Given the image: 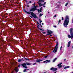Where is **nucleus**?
Instances as JSON below:
<instances>
[{
	"instance_id": "f257e3e1",
	"label": "nucleus",
	"mask_w": 73,
	"mask_h": 73,
	"mask_svg": "<svg viewBox=\"0 0 73 73\" xmlns=\"http://www.w3.org/2000/svg\"><path fill=\"white\" fill-rule=\"evenodd\" d=\"M69 16L68 15L66 16L65 19L64 24V26L66 28L68 27V25L69 24Z\"/></svg>"
},
{
	"instance_id": "f03ea898",
	"label": "nucleus",
	"mask_w": 73,
	"mask_h": 73,
	"mask_svg": "<svg viewBox=\"0 0 73 73\" xmlns=\"http://www.w3.org/2000/svg\"><path fill=\"white\" fill-rule=\"evenodd\" d=\"M25 12L26 13H27V14H29V15H30V14H31L32 16H33V17H34V18H35V19L37 18V16H36V15L34 13H33V12H28L25 11Z\"/></svg>"
},
{
	"instance_id": "7ed1b4c3",
	"label": "nucleus",
	"mask_w": 73,
	"mask_h": 73,
	"mask_svg": "<svg viewBox=\"0 0 73 73\" xmlns=\"http://www.w3.org/2000/svg\"><path fill=\"white\" fill-rule=\"evenodd\" d=\"M32 64L31 63H27L26 64L25 63H23L22 64H21L22 66H23V67L25 69H27L28 68V67L26 65H31Z\"/></svg>"
},
{
	"instance_id": "20e7f679",
	"label": "nucleus",
	"mask_w": 73,
	"mask_h": 73,
	"mask_svg": "<svg viewBox=\"0 0 73 73\" xmlns=\"http://www.w3.org/2000/svg\"><path fill=\"white\" fill-rule=\"evenodd\" d=\"M56 42L57 44L55 47V49L53 51V52H54V53L57 52V48H58V43H57V42Z\"/></svg>"
},
{
	"instance_id": "39448f33",
	"label": "nucleus",
	"mask_w": 73,
	"mask_h": 73,
	"mask_svg": "<svg viewBox=\"0 0 73 73\" xmlns=\"http://www.w3.org/2000/svg\"><path fill=\"white\" fill-rule=\"evenodd\" d=\"M34 8L30 9V11H35V10H36V8H37V7L38 6H35V4H34Z\"/></svg>"
},
{
	"instance_id": "423d86ee",
	"label": "nucleus",
	"mask_w": 73,
	"mask_h": 73,
	"mask_svg": "<svg viewBox=\"0 0 73 73\" xmlns=\"http://www.w3.org/2000/svg\"><path fill=\"white\" fill-rule=\"evenodd\" d=\"M70 34H71V35H73V29L72 28H71L70 29Z\"/></svg>"
},
{
	"instance_id": "0eeeda50",
	"label": "nucleus",
	"mask_w": 73,
	"mask_h": 73,
	"mask_svg": "<svg viewBox=\"0 0 73 73\" xmlns=\"http://www.w3.org/2000/svg\"><path fill=\"white\" fill-rule=\"evenodd\" d=\"M40 6V7H41V6H42V5H44L46 4V2H44V4H41V3H39V2H38L37 3Z\"/></svg>"
},
{
	"instance_id": "6e6552de",
	"label": "nucleus",
	"mask_w": 73,
	"mask_h": 73,
	"mask_svg": "<svg viewBox=\"0 0 73 73\" xmlns=\"http://www.w3.org/2000/svg\"><path fill=\"white\" fill-rule=\"evenodd\" d=\"M70 35L71 36L68 35V38H71V39H72L73 38V34L72 35V34H70Z\"/></svg>"
},
{
	"instance_id": "1a4fd4ad",
	"label": "nucleus",
	"mask_w": 73,
	"mask_h": 73,
	"mask_svg": "<svg viewBox=\"0 0 73 73\" xmlns=\"http://www.w3.org/2000/svg\"><path fill=\"white\" fill-rule=\"evenodd\" d=\"M48 32L49 35H50V34L53 33V32L50 30H48Z\"/></svg>"
},
{
	"instance_id": "9d476101",
	"label": "nucleus",
	"mask_w": 73,
	"mask_h": 73,
	"mask_svg": "<svg viewBox=\"0 0 73 73\" xmlns=\"http://www.w3.org/2000/svg\"><path fill=\"white\" fill-rule=\"evenodd\" d=\"M50 60H46V61H43V62H44V63H45V64H47L48 62H50Z\"/></svg>"
},
{
	"instance_id": "9b49d317",
	"label": "nucleus",
	"mask_w": 73,
	"mask_h": 73,
	"mask_svg": "<svg viewBox=\"0 0 73 73\" xmlns=\"http://www.w3.org/2000/svg\"><path fill=\"white\" fill-rule=\"evenodd\" d=\"M62 64V63H60L58 65V68H61L62 67V65H61Z\"/></svg>"
},
{
	"instance_id": "f8f14e48",
	"label": "nucleus",
	"mask_w": 73,
	"mask_h": 73,
	"mask_svg": "<svg viewBox=\"0 0 73 73\" xmlns=\"http://www.w3.org/2000/svg\"><path fill=\"white\" fill-rule=\"evenodd\" d=\"M70 42H71L70 41H69L68 43V47H69V46H70Z\"/></svg>"
},
{
	"instance_id": "ddd939ff",
	"label": "nucleus",
	"mask_w": 73,
	"mask_h": 73,
	"mask_svg": "<svg viewBox=\"0 0 73 73\" xmlns=\"http://www.w3.org/2000/svg\"><path fill=\"white\" fill-rule=\"evenodd\" d=\"M42 60H41L40 59H37L36 60V62H40V61H42Z\"/></svg>"
},
{
	"instance_id": "4468645a",
	"label": "nucleus",
	"mask_w": 73,
	"mask_h": 73,
	"mask_svg": "<svg viewBox=\"0 0 73 73\" xmlns=\"http://www.w3.org/2000/svg\"><path fill=\"white\" fill-rule=\"evenodd\" d=\"M15 70L16 71V72H17L19 71V70H18V68H17V67H16L15 68Z\"/></svg>"
},
{
	"instance_id": "2eb2a0df",
	"label": "nucleus",
	"mask_w": 73,
	"mask_h": 73,
	"mask_svg": "<svg viewBox=\"0 0 73 73\" xmlns=\"http://www.w3.org/2000/svg\"><path fill=\"white\" fill-rule=\"evenodd\" d=\"M41 9H42V7H41L40 8V10H38V12H41Z\"/></svg>"
},
{
	"instance_id": "dca6fc26",
	"label": "nucleus",
	"mask_w": 73,
	"mask_h": 73,
	"mask_svg": "<svg viewBox=\"0 0 73 73\" xmlns=\"http://www.w3.org/2000/svg\"><path fill=\"white\" fill-rule=\"evenodd\" d=\"M54 71H56V70H57V68H54Z\"/></svg>"
},
{
	"instance_id": "f3484780",
	"label": "nucleus",
	"mask_w": 73,
	"mask_h": 73,
	"mask_svg": "<svg viewBox=\"0 0 73 73\" xmlns=\"http://www.w3.org/2000/svg\"><path fill=\"white\" fill-rule=\"evenodd\" d=\"M69 68V66H65L64 68V69H67V68Z\"/></svg>"
},
{
	"instance_id": "a211bd4d",
	"label": "nucleus",
	"mask_w": 73,
	"mask_h": 73,
	"mask_svg": "<svg viewBox=\"0 0 73 73\" xmlns=\"http://www.w3.org/2000/svg\"><path fill=\"white\" fill-rule=\"evenodd\" d=\"M57 59V58H55V59H54L53 60V62H54Z\"/></svg>"
},
{
	"instance_id": "6ab92c4d",
	"label": "nucleus",
	"mask_w": 73,
	"mask_h": 73,
	"mask_svg": "<svg viewBox=\"0 0 73 73\" xmlns=\"http://www.w3.org/2000/svg\"><path fill=\"white\" fill-rule=\"evenodd\" d=\"M18 61L19 62H21V59H18Z\"/></svg>"
},
{
	"instance_id": "aec40b11",
	"label": "nucleus",
	"mask_w": 73,
	"mask_h": 73,
	"mask_svg": "<svg viewBox=\"0 0 73 73\" xmlns=\"http://www.w3.org/2000/svg\"><path fill=\"white\" fill-rule=\"evenodd\" d=\"M40 1H41V2L42 1L43 2H44V1H43L42 0L38 1V2H40Z\"/></svg>"
},
{
	"instance_id": "412c9836",
	"label": "nucleus",
	"mask_w": 73,
	"mask_h": 73,
	"mask_svg": "<svg viewBox=\"0 0 73 73\" xmlns=\"http://www.w3.org/2000/svg\"><path fill=\"white\" fill-rule=\"evenodd\" d=\"M54 68L52 67L50 68V70H54Z\"/></svg>"
},
{
	"instance_id": "4be33fe9",
	"label": "nucleus",
	"mask_w": 73,
	"mask_h": 73,
	"mask_svg": "<svg viewBox=\"0 0 73 73\" xmlns=\"http://www.w3.org/2000/svg\"><path fill=\"white\" fill-rule=\"evenodd\" d=\"M68 3H66V5H65V6H67L68 5Z\"/></svg>"
},
{
	"instance_id": "5701e85b",
	"label": "nucleus",
	"mask_w": 73,
	"mask_h": 73,
	"mask_svg": "<svg viewBox=\"0 0 73 73\" xmlns=\"http://www.w3.org/2000/svg\"><path fill=\"white\" fill-rule=\"evenodd\" d=\"M25 59L26 60H28V61H29V60L28 59L26 58H25Z\"/></svg>"
},
{
	"instance_id": "b1692460",
	"label": "nucleus",
	"mask_w": 73,
	"mask_h": 73,
	"mask_svg": "<svg viewBox=\"0 0 73 73\" xmlns=\"http://www.w3.org/2000/svg\"><path fill=\"white\" fill-rule=\"evenodd\" d=\"M23 72H27V69H25L23 70Z\"/></svg>"
},
{
	"instance_id": "393cba45",
	"label": "nucleus",
	"mask_w": 73,
	"mask_h": 73,
	"mask_svg": "<svg viewBox=\"0 0 73 73\" xmlns=\"http://www.w3.org/2000/svg\"><path fill=\"white\" fill-rule=\"evenodd\" d=\"M39 20H40V24H41V23L42 22V21H40V19Z\"/></svg>"
},
{
	"instance_id": "a878e982",
	"label": "nucleus",
	"mask_w": 73,
	"mask_h": 73,
	"mask_svg": "<svg viewBox=\"0 0 73 73\" xmlns=\"http://www.w3.org/2000/svg\"><path fill=\"white\" fill-rule=\"evenodd\" d=\"M62 20H64V17H62Z\"/></svg>"
},
{
	"instance_id": "bb28decb",
	"label": "nucleus",
	"mask_w": 73,
	"mask_h": 73,
	"mask_svg": "<svg viewBox=\"0 0 73 73\" xmlns=\"http://www.w3.org/2000/svg\"><path fill=\"white\" fill-rule=\"evenodd\" d=\"M42 14H40V17H41V16H42Z\"/></svg>"
},
{
	"instance_id": "cd10ccee",
	"label": "nucleus",
	"mask_w": 73,
	"mask_h": 73,
	"mask_svg": "<svg viewBox=\"0 0 73 73\" xmlns=\"http://www.w3.org/2000/svg\"><path fill=\"white\" fill-rule=\"evenodd\" d=\"M37 24H38V26H39V23H38V22H37Z\"/></svg>"
},
{
	"instance_id": "c85d7f7f",
	"label": "nucleus",
	"mask_w": 73,
	"mask_h": 73,
	"mask_svg": "<svg viewBox=\"0 0 73 73\" xmlns=\"http://www.w3.org/2000/svg\"><path fill=\"white\" fill-rule=\"evenodd\" d=\"M56 16H57V15H54V17H56Z\"/></svg>"
},
{
	"instance_id": "c756f323",
	"label": "nucleus",
	"mask_w": 73,
	"mask_h": 73,
	"mask_svg": "<svg viewBox=\"0 0 73 73\" xmlns=\"http://www.w3.org/2000/svg\"><path fill=\"white\" fill-rule=\"evenodd\" d=\"M53 27L54 28H56V26H54Z\"/></svg>"
},
{
	"instance_id": "7c9ffc66",
	"label": "nucleus",
	"mask_w": 73,
	"mask_h": 73,
	"mask_svg": "<svg viewBox=\"0 0 73 73\" xmlns=\"http://www.w3.org/2000/svg\"><path fill=\"white\" fill-rule=\"evenodd\" d=\"M62 48V46H61L60 47V50H61V48Z\"/></svg>"
},
{
	"instance_id": "2f4dec72",
	"label": "nucleus",
	"mask_w": 73,
	"mask_h": 73,
	"mask_svg": "<svg viewBox=\"0 0 73 73\" xmlns=\"http://www.w3.org/2000/svg\"><path fill=\"white\" fill-rule=\"evenodd\" d=\"M21 66V65L19 64V65L18 66V67H20V66Z\"/></svg>"
},
{
	"instance_id": "473e14b6",
	"label": "nucleus",
	"mask_w": 73,
	"mask_h": 73,
	"mask_svg": "<svg viewBox=\"0 0 73 73\" xmlns=\"http://www.w3.org/2000/svg\"><path fill=\"white\" fill-rule=\"evenodd\" d=\"M36 65V63H35L33 64V65Z\"/></svg>"
},
{
	"instance_id": "72a5a7b5",
	"label": "nucleus",
	"mask_w": 73,
	"mask_h": 73,
	"mask_svg": "<svg viewBox=\"0 0 73 73\" xmlns=\"http://www.w3.org/2000/svg\"><path fill=\"white\" fill-rule=\"evenodd\" d=\"M60 21H61V20H59V23H60Z\"/></svg>"
},
{
	"instance_id": "f704fd0d",
	"label": "nucleus",
	"mask_w": 73,
	"mask_h": 73,
	"mask_svg": "<svg viewBox=\"0 0 73 73\" xmlns=\"http://www.w3.org/2000/svg\"><path fill=\"white\" fill-rule=\"evenodd\" d=\"M47 57L46 56H44V58H47Z\"/></svg>"
},
{
	"instance_id": "c9c22d12",
	"label": "nucleus",
	"mask_w": 73,
	"mask_h": 73,
	"mask_svg": "<svg viewBox=\"0 0 73 73\" xmlns=\"http://www.w3.org/2000/svg\"><path fill=\"white\" fill-rule=\"evenodd\" d=\"M39 29L40 31H42V29Z\"/></svg>"
},
{
	"instance_id": "e433bc0d",
	"label": "nucleus",
	"mask_w": 73,
	"mask_h": 73,
	"mask_svg": "<svg viewBox=\"0 0 73 73\" xmlns=\"http://www.w3.org/2000/svg\"><path fill=\"white\" fill-rule=\"evenodd\" d=\"M29 3H31V1H30L29 2Z\"/></svg>"
},
{
	"instance_id": "4c0bfd02",
	"label": "nucleus",
	"mask_w": 73,
	"mask_h": 73,
	"mask_svg": "<svg viewBox=\"0 0 73 73\" xmlns=\"http://www.w3.org/2000/svg\"><path fill=\"white\" fill-rule=\"evenodd\" d=\"M27 7H29V5H27Z\"/></svg>"
},
{
	"instance_id": "58836bf2",
	"label": "nucleus",
	"mask_w": 73,
	"mask_h": 73,
	"mask_svg": "<svg viewBox=\"0 0 73 73\" xmlns=\"http://www.w3.org/2000/svg\"><path fill=\"white\" fill-rule=\"evenodd\" d=\"M43 33H44V34H45V33H46L45 32H43Z\"/></svg>"
},
{
	"instance_id": "ea45409f",
	"label": "nucleus",
	"mask_w": 73,
	"mask_h": 73,
	"mask_svg": "<svg viewBox=\"0 0 73 73\" xmlns=\"http://www.w3.org/2000/svg\"><path fill=\"white\" fill-rule=\"evenodd\" d=\"M64 61H66V59H64Z\"/></svg>"
},
{
	"instance_id": "a19ab883",
	"label": "nucleus",
	"mask_w": 73,
	"mask_h": 73,
	"mask_svg": "<svg viewBox=\"0 0 73 73\" xmlns=\"http://www.w3.org/2000/svg\"><path fill=\"white\" fill-rule=\"evenodd\" d=\"M42 25H44V23H42Z\"/></svg>"
},
{
	"instance_id": "79ce46f5",
	"label": "nucleus",
	"mask_w": 73,
	"mask_h": 73,
	"mask_svg": "<svg viewBox=\"0 0 73 73\" xmlns=\"http://www.w3.org/2000/svg\"><path fill=\"white\" fill-rule=\"evenodd\" d=\"M40 25L41 27H42V26H41V24H40Z\"/></svg>"
},
{
	"instance_id": "37998d69",
	"label": "nucleus",
	"mask_w": 73,
	"mask_h": 73,
	"mask_svg": "<svg viewBox=\"0 0 73 73\" xmlns=\"http://www.w3.org/2000/svg\"><path fill=\"white\" fill-rule=\"evenodd\" d=\"M43 7H44V8H45V6H43Z\"/></svg>"
},
{
	"instance_id": "c03bdc74",
	"label": "nucleus",
	"mask_w": 73,
	"mask_h": 73,
	"mask_svg": "<svg viewBox=\"0 0 73 73\" xmlns=\"http://www.w3.org/2000/svg\"><path fill=\"white\" fill-rule=\"evenodd\" d=\"M30 17H31V18H32V17L31 16H30Z\"/></svg>"
},
{
	"instance_id": "a18cd8bd",
	"label": "nucleus",
	"mask_w": 73,
	"mask_h": 73,
	"mask_svg": "<svg viewBox=\"0 0 73 73\" xmlns=\"http://www.w3.org/2000/svg\"><path fill=\"white\" fill-rule=\"evenodd\" d=\"M26 70H29V69H26Z\"/></svg>"
},
{
	"instance_id": "49530a36",
	"label": "nucleus",
	"mask_w": 73,
	"mask_h": 73,
	"mask_svg": "<svg viewBox=\"0 0 73 73\" xmlns=\"http://www.w3.org/2000/svg\"><path fill=\"white\" fill-rule=\"evenodd\" d=\"M48 13H49V12H48Z\"/></svg>"
},
{
	"instance_id": "de8ad7c7",
	"label": "nucleus",
	"mask_w": 73,
	"mask_h": 73,
	"mask_svg": "<svg viewBox=\"0 0 73 73\" xmlns=\"http://www.w3.org/2000/svg\"><path fill=\"white\" fill-rule=\"evenodd\" d=\"M34 4H35V3H34Z\"/></svg>"
}]
</instances>
